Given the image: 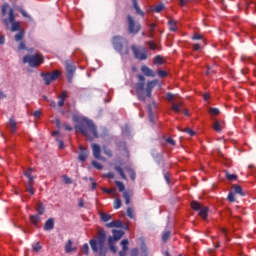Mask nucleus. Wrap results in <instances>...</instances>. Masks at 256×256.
I'll return each instance as SVG.
<instances>
[{"label": "nucleus", "mask_w": 256, "mask_h": 256, "mask_svg": "<svg viewBox=\"0 0 256 256\" xmlns=\"http://www.w3.org/2000/svg\"><path fill=\"white\" fill-rule=\"evenodd\" d=\"M168 25L170 27V31H177V21L170 20L168 21Z\"/></svg>", "instance_id": "33"}, {"label": "nucleus", "mask_w": 256, "mask_h": 256, "mask_svg": "<svg viewBox=\"0 0 256 256\" xmlns=\"http://www.w3.org/2000/svg\"><path fill=\"white\" fill-rule=\"evenodd\" d=\"M24 175L28 179V185H33V181L35 180V177L31 175V172H24Z\"/></svg>", "instance_id": "31"}, {"label": "nucleus", "mask_w": 256, "mask_h": 256, "mask_svg": "<svg viewBox=\"0 0 256 256\" xmlns=\"http://www.w3.org/2000/svg\"><path fill=\"white\" fill-rule=\"evenodd\" d=\"M6 125L13 133L17 132V121L15 120V117H10Z\"/></svg>", "instance_id": "16"}, {"label": "nucleus", "mask_w": 256, "mask_h": 256, "mask_svg": "<svg viewBox=\"0 0 256 256\" xmlns=\"http://www.w3.org/2000/svg\"><path fill=\"white\" fill-rule=\"evenodd\" d=\"M91 147L94 159L105 161V158L101 156V146H99V144L92 143Z\"/></svg>", "instance_id": "13"}, {"label": "nucleus", "mask_w": 256, "mask_h": 256, "mask_svg": "<svg viewBox=\"0 0 256 256\" xmlns=\"http://www.w3.org/2000/svg\"><path fill=\"white\" fill-rule=\"evenodd\" d=\"M118 190L120 193H123V198L125 199V204L129 205L131 203V197H133V191L131 190H126L125 191V184L121 181H115Z\"/></svg>", "instance_id": "9"}, {"label": "nucleus", "mask_w": 256, "mask_h": 256, "mask_svg": "<svg viewBox=\"0 0 256 256\" xmlns=\"http://www.w3.org/2000/svg\"><path fill=\"white\" fill-rule=\"evenodd\" d=\"M58 107H63L65 105V99H67V91H63L61 95L58 96Z\"/></svg>", "instance_id": "20"}, {"label": "nucleus", "mask_w": 256, "mask_h": 256, "mask_svg": "<svg viewBox=\"0 0 256 256\" xmlns=\"http://www.w3.org/2000/svg\"><path fill=\"white\" fill-rule=\"evenodd\" d=\"M215 73V69L211 66L207 67L206 75H213Z\"/></svg>", "instance_id": "53"}, {"label": "nucleus", "mask_w": 256, "mask_h": 256, "mask_svg": "<svg viewBox=\"0 0 256 256\" xmlns=\"http://www.w3.org/2000/svg\"><path fill=\"white\" fill-rule=\"evenodd\" d=\"M141 251H142L143 256H148L149 255V252L147 250V245L142 244L141 245Z\"/></svg>", "instance_id": "45"}, {"label": "nucleus", "mask_w": 256, "mask_h": 256, "mask_svg": "<svg viewBox=\"0 0 256 256\" xmlns=\"http://www.w3.org/2000/svg\"><path fill=\"white\" fill-rule=\"evenodd\" d=\"M112 46L113 49L116 50V53H119V55H129V41L122 36L117 35L112 37Z\"/></svg>", "instance_id": "4"}, {"label": "nucleus", "mask_w": 256, "mask_h": 256, "mask_svg": "<svg viewBox=\"0 0 256 256\" xmlns=\"http://www.w3.org/2000/svg\"><path fill=\"white\" fill-rule=\"evenodd\" d=\"M148 46L150 47L151 51L157 50V44H155V42L149 41Z\"/></svg>", "instance_id": "50"}, {"label": "nucleus", "mask_w": 256, "mask_h": 256, "mask_svg": "<svg viewBox=\"0 0 256 256\" xmlns=\"http://www.w3.org/2000/svg\"><path fill=\"white\" fill-rule=\"evenodd\" d=\"M126 213L130 219H135V215L133 214V208L128 207Z\"/></svg>", "instance_id": "41"}, {"label": "nucleus", "mask_w": 256, "mask_h": 256, "mask_svg": "<svg viewBox=\"0 0 256 256\" xmlns=\"http://www.w3.org/2000/svg\"><path fill=\"white\" fill-rule=\"evenodd\" d=\"M157 80H152L147 82V86H146V97H148L149 99H151V93L153 91V88H155L157 86Z\"/></svg>", "instance_id": "14"}, {"label": "nucleus", "mask_w": 256, "mask_h": 256, "mask_svg": "<svg viewBox=\"0 0 256 256\" xmlns=\"http://www.w3.org/2000/svg\"><path fill=\"white\" fill-rule=\"evenodd\" d=\"M123 203L121 202V199L117 198L115 201H114V209H121V205Z\"/></svg>", "instance_id": "42"}, {"label": "nucleus", "mask_w": 256, "mask_h": 256, "mask_svg": "<svg viewBox=\"0 0 256 256\" xmlns=\"http://www.w3.org/2000/svg\"><path fill=\"white\" fill-rule=\"evenodd\" d=\"M41 249H42V247L39 242H37L36 245L33 246V251L39 252V251H41Z\"/></svg>", "instance_id": "58"}, {"label": "nucleus", "mask_w": 256, "mask_h": 256, "mask_svg": "<svg viewBox=\"0 0 256 256\" xmlns=\"http://www.w3.org/2000/svg\"><path fill=\"white\" fill-rule=\"evenodd\" d=\"M102 149L107 157H113V152L111 151V149L107 148V146H103Z\"/></svg>", "instance_id": "39"}, {"label": "nucleus", "mask_w": 256, "mask_h": 256, "mask_svg": "<svg viewBox=\"0 0 256 256\" xmlns=\"http://www.w3.org/2000/svg\"><path fill=\"white\" fill-rule=\"evenodd\" d=\"M115 241H117V240H115V237L110 236V237L108 238V245H109V247H110L111 245H115Z\"/></svg>", "instance_id": "56"}, {"label": "nucleus", "mask_w": 256, "mask_h": 256, "mask_svg": "<svg viewBox=\"0 0 256 256\" xmlns=\"http://www.w3.org/2000/svg\"><path fill=\"white\" fill-rule=\"evenodd\" d=\"M107 241V233L103 230L98 232L97 239L90 240V247L94 253H98V256L107 255V247L105 242Z\"/></svg>", "instance_id": "3"}, {"label": "nucleus", "mask_w": 256, "mask_h": 256, "mask_svg": "<svg viewBox=\"0 0 256 256\" xmlns=\"http://www.w3.org/2000/svg\"><path fill=\"white\" fill-rule=\"evenodd\" d=\"M100 219L104 223H107L108 221H111V215H109L107 213H102V214H100Z\"/></svg>", "instance_id": "30"}, {"label": "nucleus", "mask_w": 256, "mask_h": 256, "mask_svg": "<svg viewBox=\"0 0 256 256\" xmlns=\"http://www.w3.org/2000/svg\"><path fill=\"white\" fill-rule=\"evenodd\" d=\"M22 16H24L26 19H29V14H27V11H25L23 8L19 10Z\"/></svg>", "instance_id": "60"}, {"label": "nucleus", "mask_w": 256, "mask_h": 256, "mask_svg": "<svg viewBox=\"0 0 256 256\" xmlns=\"http://www.w3.org/2000/svg\"><path fill=\"white\" fill-rule=\"evenodd\" d=\"M92 166H94L95 169H98V171H101V169H103V166L101 165V163L97 161H92Z\"/></svg>", "instance_id": "44"}, {"label": "nucleus", "mask_w": 256, "mask_h": 256, "mask_svg": "<svg viewBox=\"0 0 256 256\" xmlns=\"http://www.w3.org/2000/svg\"><path fill=\"white\" fill-rule=\"evenodd\" d=\"M25 49H27V46L25 45V42H20V44L18 45V50L23 51Z\"/></svg>", "instance_id": "59"}, {"label": "nucleus", "mask_w": 256, "mask_h": 256, "mask_svg": "<svg viewBox=\"0 0 256 256\" xmlns=\"http://www.w3.org/2000/svg\"><path fill=\"white\" fill-rule=\"evenodd\" d=\"M114 169L117 171V173H119L120 177L124 179V181H127V175H125V172L121 166H115Z\"/></svg>", "instance_id": "25"}, {"label": "nucleus", "mask_w": 256, "mask_h": 256, "mask_svg": "<svg viewBox=\"0 0 256 256\" xmlns=\"http://www.w3.org/2000/svg\"><path fill=\"white\" fill-rule=\"evenodd\" d=\"M163 9H165V4L161 3V4H158L154 8V11H155V13H161V11H163Z\"/></svg>", "instance_id": "40"}, {"label": "nucleus", "mask_w": 256, "mask_h": 256, "mask_svg": "<svg viewBox=\"0 0 256 256\" xmlns=\"http://www.w3.org/2000/svg\"><path fill=\"white\" fill-rule=\"evenodd\" d=\"M213 129L216 133H221V122H219V120L214 121Z\"/></svg>", "instance_id": "29"}, {"label": "nucleus", "mask_w": 256, "mask_h": 256, "mask_svg": "<svg viewBox=\"0 0 256 256\" xmlns=\"http://www.w3.org/2000/svg\"><path fill=\"white\" fill-rule=\"evenodd\" d=\"M23 63H28L30 67H39L45 63L42 54L26 55L23 57Z\"/></svg>", "instance_id": "6"}, {"label": "nucleus", "mask_w": 256, "mask_h": 256, "mask_svg": "<svg viewBox=\"0 0 256 256\" xmlns=\"http://www.w3.org/2000/svg\"><path fill=\"white\" fill-rule=\"evenodd\" d=\"M172 110L175 111V113H179V111H181V104L173 103Z\"/></svg>", "instance_id": "43"}, {"label": "nucleus", "mask_w": 256, "mask_h": 256, "mask_svg": "<svg viewBox=\"0 0 256 256\" xmlns=\"http://www.w3.org/2000/svg\"><path fill=\"white\" fill-rule=\"evenodd\" d=\"M30 221H31V223H34L35 225H37V223H40L41 217H39V215H37V214L31 215Z\"/></svg>", "instance_id": "32"}, {"label": "nucleus", "mask_w": 256, "mask_h": 256, "mask_svg": "<svg viewBox=\"0 0 256 256\" xmlns=\"http://www.w3.org/2000/svg\"><path fill=\"white\" fill-rule=\"evenodd\" d=\"M132 5L138 15H140L141 17H145V12H143V10H141V8L139 7V3L137 2V0H132Z\"/></svg>", "instance_id": "19"}, {"label": "nucleus", "mask_w": 256, "mask_h": 256, "mask_svg": "<svg viewBox=\"0 0 256 256\" xmlns=\"http://www.w3.org/2000/svg\"><path fill=\"white\" fill-rule=\"evenodd\" d=\"M202 46L201 44H193V51H201Z\"/></svg>", "instance_id": "63"}, {"label": "nucleus", "mask_w": 256, "mask_h": 256, "mask_svg": "<svg viewBox=\"0 0 256 256\" xmlns=\"http://www.w3.org/2000/svg\"><path fill=\"white\" fill-rule=\"evenodd\" d=\"M102 191L104 193H107L108 195H113V193H115V189H106V188H103Z\"/></svg>", "instance_id": "57"}, {"label": "nucleus", "mask_w": 256, "mask_h": 256, "mask_svg": "<svg viewBox=\"0 0 256 256\" xmlns=\"http://www.w3.org/2000/svg\"><path fill=\"white\" fill-rule=\"evenodd\" d=\"M191 208L194 211H199L198 215L203 219V221H207V217L209 215V207L201 205L198 201L191 202Z\"/></svg>", "instance_id": "7"}, {"label": "nucleus", "mask_w": 256, "mask_h": 256, "mask_svg": "<svg viewBox=\"0 0 256 256\" xmlns=\"http://www.w3.org/2000/svg\"><path fill=\"white\" fill-rule=\"evenodd\" d=\"M43 79L45 81V85H51L53 81H57L61 76V72L58 70L53 71L52 73H42Z\"/></svg>", "instance_id": "12"}, {"label": "nucleus", "mask_w": 256, "mask_h": 256, "mask_svg": "<svg viewBox=\"0 0 256 256\" xmlns=\"http://www.w3.org/2000/svg\"><path fill=\"white\" fill-rule=\"evenodd\" d=\"M227 201H229L230 203H235L237 201L235 199V193L229 192L228 197H227Z\"/></svg>", "instance_id": "38"}, {"label": "nucleus", "mask_w": 256, "mask_h": 256, "mask_svg": "<svg viewBox=\"0 0 256 256\" xmlns=\"http://www.w3.org/2000/svg\"><path fill=\"white\" fill-rule=\"evenodd\" d=\"M148 117H149L151 123H153V110L151 109V106H149V108H148Z\"/></svg>", "instance_id": "54"}, {"label": "nucleus", "mask_w": 256, "mask_h": 256, "mask_svg": "<svg viewBox=\"0 0 256 256\" xmlns=\"http://www.w3.org/2000/svg\"><path fill=\"white\" fill-rule=\"evenodd\" d=\"M158 77H161V78L167 77V72L165 70H158Z\"/></svg>", "instance_id": "52"}, {"label": "nucleus", "mask_w": 256, "mask_h": 256, "mask_svg": "<svg viewBox=\"0 0 256 256\" xmlns=\"http://www.w3.org/2000/svg\"><path fill=\"white\" fill-rule=\"evenodd\" d=\"M226 179L228 181H237V174H231L226 171Z\"/></svg>", "instance_id": "34"}, {"label": "nucleus", "mask_w": 256, "mask_h": 256, "mask_svg": "<svg viewBox=\"0 0 256 256\" xmlns=\"http://www.w3.org/2000/svg\"><path fill=\"white\" fill-rule=\"evenodd\" d=\"M209 113H210V115H219V113H221V111L218 108H210Z\"/></svg>", "instance_id": "46"}, {"label": "nucleus", "mask_w": 256, "mask_h": 256, "mask_svg": "<svg viewBox=\"0 0 256 256\" xmlns=\"http://www.w3.org/2000/svg\"><path fill=\"white\" fill-rule=\"evenodd\" d=\"M123 235H125V232H123V230H113V237L116 241H119V239H121Z\"/></svg>", "instance_id": "23"}, {"label": "nucleus", "mask_w": 256, "mask_h": 256, "mask_svg": "<svg viewBox=\"0 0 256 256\" xmlns=\"http://www.w3.org/2000/svg\"><path fill=\"white\" fill-rule=\"evenodd\" d=\"M164 179L166 183L169 185V183H171V174L169 172H164Z\"/></svg>", "instance_id": "47"}, {"label": "nucleus", "mask_w": 256, "mask_h": 256, "mask_svg": "<svg viewBox=\"0 0 256 256\" xmlns=\"http://www.w3.org/2000/svg\"><path fill=\"white\" fill-rule=\"evenodd\" d=\"M9 7H10L9 3L5 2L2 5V10H1L2 17H5V15H7V10L9 9L8 18L3 19V23L6 29H10L12 33H15V31H18V32L23 31V29H21V24L15 21V10Z\"/></svg>", "instance_id": "2"}, {"label": "nucleus", "mask_w": 256, "mask_h": 256, "mask_svg": "<svg viewBox=\"0 0 256 256\" xmlns=\"http://www.w3.org/2000/svg\"><path fill=\"white\" fill-rule=\"evenodd\" d=\"M74 121L77 122V131H80V133H82V135L87 137V139H89L90 141H93L94 139H97L99 137V134L97 133V127L95 126V123H93V121L85 117H76L74 118Z\"/></svg>", "instance_id": "1"}, {"label": "nucleus", "mask_w": 256, "mask_h": 256, "mask_svg": "<svg viewBox=\"0 0 256 256\" xmlns=\"http://www.w3.org/2000/svg\"><path fill=\"white\" fill-rule=\"evenodd\" d=\"M234 193L236 195H240V197H245V193L243 192V188L240 185L234 184L233 185Z\"/></svg>", "instance_id": "21"}, {"label": "nucleus", "mask_w": 256, "mask_h": 256, "mask_svg": "<svg viewBox=\"0 0 256 256\" xmlns=\"http://www.w3.org/2000/svg\"><path fill=\"white\" fill-rule=\"evenodd\" d=\"M36 211L39 215H43V213H45V206L43 205V202H38L36 204Z\"/></svg>", "instance_id": "26"}, {"label": "nucleus", "mask_w": 256, "mask_h": 256, "mask_svg": "<svg viewBox=\"0 0 256 256\" xmlns=\"http://www.w3.org/2000/svg\"><path fill=\"white\" fill-rule=\"evenodd\" d=\"M82 251L85 255H89V244H84L82 247Z\"/></svg>", "instance_id": "49"}, {"label": "nucleus", "mask_w": 256, "mask_h": 256, "mask_svg": "<svg viewBox=\"0 0 256 256\" xmlns=\"http://www.w3.org/2000/svg\"><path fill=\"white\" fill-rule=\"evenodd\" d=\"M184 133H187L190 135V137H193L195 135V131H193L191 128L184 129Z\"/></svg>", "instance_id": "51"}, {"label": "nucleus", "mask_w": 256, "mask_h": 256, "mask_svg": "<svg viewBox=\"0 0 256 256\" xmlns=\"http://www.w3.org/2000/svg\"><path fill=\"white\" fill-rule=\"evenodd\" d=\"M171 239V231L167 230L162 233V241L163 243H167Z\"/></svg>", "instance_id": "27"}, {"label": "nucleus", "mask_w": 256, "mask_h": 256, "mask_svg": "<svg viewBox=\"0 0 256 256\" xmlns=\"http://www.w3.org/2000/svg\"><path fill=\"white\" fill-rule=\"evenodd\" d=\"M154 63H155V65H163L165 63V59H163V56L157 55L154 58Z\"/></svg>", "instance_id": "28"}, {"label": "nucleus", "mask_w": 256, "mask_h": 256, "mask_svg": "<svg viewBox=\"0 0 256 256\" xmlns=\"http://www.w3.org/2000/svg\"><path fill=\"white\" fill-rule=\"evenodd\" d=\"M63 181L66 185H71V183H73V180L69 176H63Z\"/></svg>", "instance_id": "48"}, {"label": "nucleus", "mask_w": 256, "mask_h": 256, "mask_svg": "<svg viewBox=\"0 0 256 256\" xmlns=\"http://www.w3.org/2000/svg\"><path fill=\"white\" fill-rule=\"evenodd\" d=\"M80 152H79V156L78 159L79 161H81V163L87 161V157H89V152L87 151V148L80 146L79 147Z\"/></svg>", "instance_id": "15"}, {"label": "nucleus", "mask_w": 256, "mask_h": 256, "mask_svg": "<svg viewBox=\"0 0 256 256\" xmlns=\"http://www.w3.org/2000/svg\"><path fill=\"white\" fill-rule=\"evenodd\" d=\"M121 246L124 251H129V240L124 239L121 241Z\"/></svg>", "instance_id": "35"}, {"label": "nucleus", "mask_w": 256, "mask_h": 256, "mask_svg": "<svg viewBox=\"0 0 256 256\" xmlns=\"http://www.w3.org/2000/svg\"><path fill=\"white\" fill-rule=\"evenodd\" d=\"M65 67L68 83H73V77L75 75V71H77V67H75V63H73L72 60H66Z\"/></svg>", "instance_id": "10"}, {"label": "nucleus", "mask_w": 256, "mask_h": 256, "mask_svg": "<svg viewBox=\"0 0 256 256\" xmlns=\"http://www.w3.org/2000/svg\"><path fill=\"white\" fill-rule=\"evenodd\" d=\"M141 71H142L143 75H145L146 77H155V71L151 70V68H149V66L142 65Z\"/></svg>", "instance_id": "17"}, {"label": "nucleus", "mask_w": 256, "mask_h": 256, "mask_svg": "<svg viewBox=\"0 0 256 256\" xmlns=\"http://www.w3.org/2000/svg\"><path fill=\"white\" fill-rule=\"evenodd\" d=\"M56 142L59 144V149H65V143L63 140H59V138H56Z\"/></svg>", "instance_id": "55"}, {"label": "nucleus", "mask_w": 256, "mask_h": 256, "mask_svg": "<svg viewBox=\"0 0 256 256\" xmlns=\"http://www.w3.org/2000/svg\"><path fill=\"white\" fill-rule=\"evenodd\" d=\"M138 82L136 83V95L139 101H145L147 99V94L145 92V76L138 74Z\"/></svg>", "instance_id": "5"}, {"label": "nucleus", "mask_w": 256, "mask_h": 256, "mask_svg": "<svg viewBox=\"0 0 256 256\" xmlns=\"http://www.w3.org/2000/svg\"><path fill=\"white\" fill-rule=\"evenodd\" d=\"M108 225H123V222L120 220H114V221L108 223Z\"/></svg>", "instance_id": "62"}, {"label": "nucleus", "mask_w": 256, "mask_h": 256, "mask_svg": "<svg viewBox=\"0 0 256 256\" xmlns=\"http://www.w3.org/2000/svg\"><path fill=\"white\" fill-rule=\"evenodd\" d=\"M126 171L131 179V181H135L137 179V174L135 173V170L131 167H126Z\"/></svg>", "instance_id": "22"}, {"label": "nucleus", "mask_w": 256, "mask_h": 256, "mask_svg": "<svg viewBox=\"0 0 256 256\" xmlns=\"http://www.w3.org/2000/svg\"><path fill=\"white\" fill-rule=\"evenodd\" d=\"M155 160L158 164L162 163L163 167H165V160L161 154H157Z\"/></svg>", "instance_id": "37"}, {"label": "nucleus", "mask_w": 256, "mask_h": 256, "mask_svg": "<svg viewBox=\"0 0 256 256\" xmlns=\"http://www.w3.org/2000/svg\"><path fill=\"white\" fill-rule=\"evenodd\" d=\"M131 50L135 59H139V61H145L148 57L147 49L145 47L139 49L137 46L132 45Z\"/></svg>", "instance_id": "11"}, {"label": "nucleus", "mask_w": 256, "mask_h": 256, "mask_svg": "<svg viewBox=\"0 0 256 256\" xmlns=\"http://www.w3.org/2000/svg\"><path fill=\"white\" fill-rule=\"evenodd\" d=\"M64 249H65V253H73L77 251V246L73 245V240H68Z\"/></svg>", "instance_id": "18"}, {"label": "nucleus", "mask_w": 256, "mask_h": 256, "mask_svg": "<svg viewBox=\"0 0 256 256\" xmlns=\"http://www.w3.org/2000/svg\"><path fill=\"white\" fill-rule=\"evenodd\" d=\"M25 38V31L24 30H20L15 36L14 39L17 43H19V41H23V39Z\"/></svg>", "instance_id": "24"}, {"label": "nucleus", "mask_w": 256, "mask_h": 256, "mask_svg": "<svg viewBox=\"0 0 256 256\" xmlns=\"http://www.w3.org/2000/svg\"><path fill=\"white\" fill-rule=\"evenodd\" d=\"M128 21V33L130 35H137L139 31H141V24L139 22H136L135 19H133V16L128 15L127 16Z\"/></svg>", "instance_id": "8"}, {"label": "nucleus", "mask_w": 256, "mask_h": 256, "mask_svg": "<svg viewBox=\"0 0 256 256\" xmlns=\"http://www.w3.org/2000/svg\"><path fill=\"white\" fill-rule=\"evenodd\" d=\"M27 191L28 193H30V195H35V190H33V185L28 184Z\"/></svg>", "instance_id": "61"}, {"label": "nucleus", "mask_w": 256, "mask_h": 256, "mask_svg": "<svg viewBox=\"0 0 256 256\" xmlns=\"http://www.w3.org/2000/svg\"><path fill=\"white\" fill-rule=\"evenodd\" d=\"M192 39L194 41H202L203 43H205V40L203 39V35L199 34V33H195L192 37Z\"/></svg>", "instance_id": "36"}, {"label": "nucleus", "mask_w": 256, "mask_h": 256, "mask_svg": "<svg viewBox=\"0 0 256 256\" xmlns=\"http://www.w3.org/2000/svg\"><path fill=\"white\" fill-rule=\"evenodd\" d=\"M45 225H55V220L53 218H49L46 222Z\"/></svg>", "instance_id": "64"}]
</instances>
